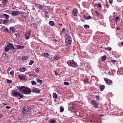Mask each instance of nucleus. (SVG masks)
Segmentation results:
<instances>
[{"instance_id":"obj_1","label":"nucleus","mask_w":123,"mask_h":123,"mask_svg":"<svg viewBox=\"0 0 123 123\" xmlns=\"http://www.w3.org/2000/svg\"><path fill=\"white\" fill-rule=\"evenodd\" d=\"M19 91L20 92L25 94H30L31 92L30 88L23 86H21Z\"/></svg>"},{"instance_id":"obj_2","label":"nucleus","mask_w":123,"mask_h":123,"mask_svg":"<svg viewBox=\"0 0 123 123\" xmlns=\"http://www.w3.org/2000/svg\"><path fill=\"white\" fill-rule=\"evenodd\" d=\"M12 93L13 96L18 97L19 99H21L23 97V94L17 90L13 91Z\"/></svg>"},{"instance_id":"obj_3","label":"nucleus","mask_w":123,"mask_h":123,"mask_svg":"<svg viewBox=\"0 0 123 123\" xmlns=\"http://www.w3.org/2000/svg\"><path fill=\"white\" fill-rule=\"evenodd\" d=\"M15 49V48L13 46V44L9 43L7 46L5 47V51L7 52L10 49L13 50L14 49Z\"/></svg>"},{"instance_id":"obj_4","label":"nucleus","mask_w":123,"mask_h":123,"mask_svg":"<svg viewBox=\"0 0 123 123\" xmlns=\"http://www.w3.org/2000/svg\"><path fill=\"white\" fill-rule=\"evenodd\" d=\"M67 64L69 66L73 67H76L77 65V63L73 60L68 61Z\"/></svg>"},{"instance_id":"obj_5","label":"nucleus","mask_w":123,"mask_h":123,"mask_svg":"<svg viewBox=\"0 0 123 123\" xmlns=\"http://www.w3.org/2000/svg\"><path fill=\"white\" fill-rule=\"evenodd\" d=\"M29 107L27 105H25L23 106L22 108V110L23 113H26L28 112Z\"/></svg>"},{"instance_id":"obj_6","label":"nucleus","mask_w":123,"mask_h":123,"mask_svg":"<svg viewBox=\"0 0 123 123\" xmlns=\"http://www.w3.org/2000/svg\"><path fill=\"white\" fill-rule=\"evenodd\" d=\"M91 103L93 107L95 108H98V105L97 102L94 100H91Z\"/></svg>"},{"instance_id":"obj_7","label":"nucleus","mask_w":123,"mask_h":123,"mask_svg":"<svg viewBox=\"0 0 123 123\" xmlns=\"http://www.w3.org/2000/svg\"><path fill=\"white\" fill-rule=\"evenodd\" d=\"M72 38L71 36H68L66 37L65 40V43H70L71 44Z\"/></svg>"},{"instance_id":"obj_8","label":"nucleus","mask_w":123,"mask_h":123,"mask_svg":"<svg viewBox=\"0 0 123 123\" xmlns=\"http://www.w3.org/2000/svg\"><path fill=\"white\" fill-rule=\"evenodd\" d=\"M31 31H30L28 32H27L25 35V37L27 39H29L31 37Z\"/></svg>"},{"instance_id":"obj_9","label":"nucleus","mask_w":123,"mask_h":123,"mask_svg":"<svg viewBox=\"0 0 123 123\" xmlns=\"http://www.w3.org/2000/svg\"><path fill=\"white\" fill-rule=\"evenodd\" d=\"M20 14V13L19 12L14 11H12L11 13V14L13 16H16Z\"/></svg>"},{"instance_id":"obj_10","label":"nucleus","mask_w":123,"mask_h":123,"mask_svg":"<svg viewBox=\"0 0 123 123\" xmlns=\"http://www.w3.org/2000/svg\"><path fill=\"white\" fill-rule=\"evenodd\" d=\"M32 92L36 93H39L40 92V90L38 88L33 87L32 89Z\"/></svg>"},{"instance_id":"obj_11","label":"nucleus","mask_w":123,"mask_h":123,"mask_svg":"<svg viewBox=\"0 0 123 123\" xmlns=\"http://www.w3.org/2000/svg\"><path fill=\"white\" fill-rule=\"evenodd\" d=\"M104 80L106 83L109 85H111L112 83V81L109 80L107 78L104 79Z\"/></svg>"},{"instance_id":"obj_12","label":"nucleus","mask_w":123,"mask_h":123,"mask_svg":"<svg viewBox=\"0 0 123 123\" xmlns=\"http://www.w3.org/2000/svg\"><path fill=\"white\" fill-rule=\"evenodd\" d=\"M73 14L74 16H77L78 13V11L77 9H74L73 11Z\"/></svg>"},{"instance_id":"obj_13","label":"nucleus","mask_w":123,"mask_h":123,"mask_svg":"<svg viewBox=\"0 0 123 123\" xmlns=\"http://www.w3.org/2000/svg\"><path fill=\"white\" fill-rule=\"evenodd\" d=\"M1 30H2L3 32H9V31L8 28L4 26L2 27L1 28Z\"/></svg>"},{"instance_id":"obj_14","label":"nucleus","mask_w":123,"mask_h":123,"mask_svg":"<svg viewBox=\"0 0 123 123\" xmlns=\"http://www.w3.org/2000/svg\"><path fill=\"white\" fill-rule=\"evenodd\" d=\"M93 6L94 7H96L97 8H101L102 7L101 4L99 3L98 4L95 3L94 4Z\"/></svg>"},{"instance_id":"obj_15","label":"nucleus","mask_w":123,"mask_h":123,"mask_svg":"<svg viewBox=\"0 0 123 123\" xmlns=\"http://www.w3.org/2000/svg\"><path fill=\"white\" fill-rule=\"evenodd\" d=\"M10 33L11 34L14 33L15 32V28L14 27H11L10 28Z\"/></svg>"},{"instance_id":"obj_16","label":"nucleus","mask_w":123,"mask_h":123,"mask_svg":"<svg viewBox=\"0 0 123 123\" xmlns=\"http://www.w3.org/2000/svg\"><path fill=\"white\" fill-rule=\"evenodd\" d=\"M18 77L20 79L22 80H24L25 78L24 75L22 74L18 75Z\"/></svg>"},{"instance_id":"obj_17","label":"nucleus","mask_w":123,"mask_h":123,"mask_svg":"<svg viewBox=\"0 0 123 123\" xmlns=\"http://www.w3.org/2000/svg\"><path fill=\"white\" fill-rule=\"evenodd\" d=\"M65 43L66 44V48L67 49H69L71 47V44L70 43Z\"/></svg>"},{"instance_id":"obj_18","label":"nucleus","mask_w":123,"mask_h":123,"mask_svg":"<svg viewBox=\"0 0 123 123\" xmlns=\"http://www.w3.org/2000/svg\"><path fill=\"white\" fill-rule=\"evenodd\" d=\"M3 17L6 19H8L9 18L10 16L9 15L7 14H3Z\"/></svg>"},{"instance_id":"obj_19","label":"nucleus","mask_w":123,"mask_h":123,"mask_svg":"<svg viewBox=\"0 0 123 123\" xmlns=\"http://www.w3.org/2000/svg\"><path fill=\"white\" fill-rule=\"evenodd\" d=\"M16 47L18 49H23L25 47L24 46H21L18 45H16Z\"/></svg>"},{"instance_id":"obj_20","label":"nucleus","mask_w":123,"mask_h":123,"mask_svg":"<svg viewBox=\"0 0 123 123\" xmlns=\"http://www.w3.org/2000/svg\"><path fill=\"white\" fill-rule=\"evenodd\" d=\"M89 79L88 78L85 79L84 80L83 82L85 84H86L89 82Z\"/></svg>"},{"instance_id":"obj_21","label":"nucleus","mask_w":123,"mask_h":123,"mask_svg":"<svg viewBox=\"0 0 123 123\" xmlns=\"http://www.w3.org/2000/svg\"><path fill=\"white\" fill-rule=\"evenodd\" d=\"M107 59V57L105 55L102 56V60L103 61H105Z\"/></svg>"},{"instance_id":"obj_22","label":"nucleus","mask_w":123,"mask_h":123,"mask_svg":"<svg viewBox=\"0 0 123 123\" xmlns=\"http://www.w3.org/2000/svg\"><path fill=\"white\" fill-rule=\"evenodd\" d=\"M37 7L41 10H43V7L40 5H39L37 6Z\"/></svg>"},{"instance_id":"obj_23","label":"nucleus","mask_w":123,"mask_h":123,"mask_svg":"<svg viewBox=\"0 0 123 123\" xmlns=\"http://www.w3.org/2000/svg\"><path fill=\"white\" fill-rule=\"evenodd\" d=\"M101 91H102L104 89L105 86L103 85H101L100 86Z\"/></svg>"},{"instance_id":"obj_24","label":"nucleus","mask_w":123,"mask_h":123,"mask_svg":"<svg viewBox=\"0 0 123 123\" xmlns=\"http://www.w3.org/2000/svg\"><path fill=\"white\" fill-rule=\"evenodd\" d=\"M53 97L54 98H57V94L55 93H54L53 94Z\"/></svg>"},{"instance_id":"obj_25","label":"nucleus","mask_w":123,"mask_h":123,"mask_svg":"<svg viewBox=\"0 0 123 123\" xmlns=\"http://www.w3.org/2000/svg\"><path fill=\"white\" fill-rule=\"evenodd\" d=\"M49 24L51 26H53L55 25V23L53 21H51L49 22Z\"/></svg>"},{"instance_id":"obj_26","label":"nucleus","mask_w":123,"mask_h":123,"mask_svg":"<svg viewBox=\"0 0 123 123\" xmlns=\"http://www.w3.org/2000/svg\"><path fill=\"white\" fill-rule=\"evenodd\" d=\"M36 80L37 82L40 83V84H41L42 83V80L40 79L39 78H37Z\"/></svg>"},{"instance_id":"obj_27","label":"nucleus","mask_w":123,"mask_h":123,"mask_svg":"<svg viewBox=\"0 0 123 123\" xmlns=\"http://www.w3.org/2000/svg\"><path fill=\"white\" fill-rule=\"evenodd\" d=\"M19 70L21 72H24L25 70V68H20L19 69Z\"/></svg>"},{"instance_id":"obj_28","label":"nucleus","mask_w":123,"mask_h":123,"mask_svg":"<svg viewBox=\"0 0 123 123\" xmlns=\"http://www.w3.org/2000/svg\"><path fill=\"white\" fill-rule=\"evenodd\" d=\"M22 59L23 60H26L28 59V57L27 56H24L23 57Z\"/></svg>"},{"instance_id":"obj_29","label":"nucleus","mask_w":123,"mask_h":123,"mask_svg":"<svg viewBox=\"0 0 123 123\" xmlns=\"http://www.w3.org/2000/svg\"><path fill=\"white\" fill-rule=\"evenodd\" d=\"M105 49L106 50H107L109 51H111L112 49V48L111 47H107Z\"/></svg>"},{"instance_id":"obj_30","label":"nucleus","mask_w":123,"mask_h":123,"mask_svg":"<svg viewBox=\"0 0 123 123\" xmlns=\"http://www.w3.org/2000/svg\"><path fill=\"white\" fill-rule=\"evenodd\" d=\"M84 27L85 29H88L89 28L90 26L86 24L84 25Z\"/></svg>"},{"instance_id":"obj_31","label":"nucleus","mask_w":123,"mask_h":123,"mask_svg":"<svg viewBox=\"0 0 123 123\" xmlns=\"http://www.w3.org/2000/svg\"><path fill=\"white\" fill-rule=\"evenodd\" d=\"M43 56L44 57H48L49 56V54L48 53H44V54Z\"/></svg>"},{"instance_id":"obj_32","label":"nucleus","mask_w":123,"mask_h":123,"mask_svg":"<svg viewBox=\"0 0 123 123\" xmlns=\"http://www.w3.org/2000/svg\"><path fill=\"white\" fill-rule=\"evenodd\" d=\"M60 111L61 112H62L64 111V109L62 107H60Z\"/></svg>"},{"instance_id":"obj_33","label":"nucleus","mask_w":123,"mask_h":123,"mask_svg":"<svg viewBox=\"0 0 123 123\" xmlns=\"http://www.w3.org/2000/svg\"><path fill=\"white\" fill-rule=\"evenodd\" d=\"M8 20H3V24H5L8 22Z\"/></svg>"},{"instance_id":"obj_34","label":"nucleus","mask_w":123,"mask_h":123,"mask_svg":"<svg viewBox=\"0 0 123 123\" xmlns=\"http://www.w3.org/2000/svg\"><path fill=\"white\" fill-rule=\"evenodd\" d=\"M35 70L37 73H38L39 72V70L38 68H36L35 69Z\"/></svg>"},{"instance_id":"obj_35","label":"nucleus","mask_w":123,"mask_h":123,"mask_svg":"<svg viewBox=\"0 0 123 123\" xmlns=\"http://www.w3.org/2000/svg\"><path fill=\"white\" fill-rule=\"evenodd\" d=\"M95 98H96V100L97 101H98L100 99V97L99 96L96 95L95 96Z\"/></svg>"},{"instance_id":"obj_36","label":"nucleus","mask_w":123,"mask_h":123,"mask_svg":"<svg viewBox=\"0 0 123 123\" xmlns=\"http://www.w3.org/2000/svg\"><path fill=\"white\" fill-rule=\"evenodd\" d=\"M59 57L57 55H55L54 57V59L55 60H57L58 59Z\"/></svg>"},{"instance_id":"obj_37","label":"nucleus","mask_w":123,"mask_h":123,"mask_svg":"<svg viewBox=\"0 0 123 123\" xmlns=\"http://www.w3.org/2000/svg\"><path fill=\"white\" fill-rule=\"evenodd\" d=\"M31 82L32 85H35L36 84V82L34 81H31Z\"/></svg>"},{"instance_id":"obj_38","label":"nucleus","mask_w":123,"mask_h":123,"mask_svg":"<svg viewBox=\"0 0 123 123\" xmlns=\"http://www.w3.org/2000/svg\"><path fill=\"white\" fill-rule=\"evenodd\" d=\"M34 62V61L32 60H31L30 62L29 65H32L33 63Z\"/></svg>"},{"instance_id":"obj_39","label":"nucleus","mask_w":123,"mask_h":123,"mask_svg":"<svg viewBox=\"0 0 123 123\" xmlns=\"http://www.w3.org/2000/svg\"><path fill=\"white\" fill-rule=\"evenodd\" d=\"M64 85L68 86L69 85V84L68 82H64Z\"/></svg>"},{"instance_id":"obj_40","label":"nucleus","mask_w":123,"mask_h":123,"mask_svg":"<svg viewBox=\"0 0 123 123\" xmlns=\"http://www.w3.org/2000/svg\"><path fill=\"white\" fill-rule=\"evenodd\" d=\"M56 122V121L54 120H51V121L49 123H55Z\"/></svg>"},{"instance_id":"obj_41","label":"nucleus","mask_w":123,"mask_h":123,"mask_svg":"<svg viewBox=\"0 0 123 123\" xmlns=\"http://www.w3.org/2000/svg\"><path fill=\"white\" fill-rule=\"evenodd\" d=\"M7 82L8 83H12V82L11 80L8 79L7 80Z\"/></svg>"},{"instance_id":"obj_42","label":"nucleus","mask_w":123,"mask_h":123,"mask_svg":"<svg viewBox=\"0 0 123 123\" xmlns=\"http://www.w3.org/2000/svg\"><path fill=\"white\" fill-rule=\"evenodd\" d=\"M92 19V17L90 15L88 16L87 17V19Z\"/></svg>"},{"instance_id":"obj_43","label":"nucleus","mask_w":123,"mask_h":123,"mask_svg":"<svg viewBox=\"0 0 123 123\" xmlns=\"http://www.w3.org/2000/svg\"><path fill=\"white\" fill-rule=\"evenodd\" d=\"M120 19V18H119L118 17H117L115 18V21H116L117 22V21L118 19Z\"/></svg>"},{"instance_id":"obj_44","label":"nucleus","mask_w":123,"mask_h":123,"mask_svg":"<svg viewBox=\"0 0 123 123\" xmlns=\"http://www.w3.org/2000/svg\"><path fill=\"white\" fill-rule=\"evenodd\" d=\"M109 2L111 4H112L113 3V0H109Z\"/></svg>"},{"instance_id":"obj_45","label":"nucleus","mask_w":123,"mask_h":123,"mask_svg":"<svg viewBox=\"0 0 123 123\" xmlns=\"http://www.w3.org/2000/svg\"><path fill=\"white\" fill-rule=\"evenodd\" d=\"M14 71L13 70L11 71L10 73V74L11 75H12L14 73Z\"/></svg>"},{"instance_id":"obj_46","label":"nucleus","mask_w":123,"mask_h":123,"mask_svg":"<svg viewBox=\"0 0 123 123\" xmlns=\"http://www.w3.org/2000/svg\"><path fill=\"white\" fill-rule=\"evenodd\" d=\"M106 7L107 8H108L109 7V5H108V3H106Z\"/></svg>"},{"instance_id":"obj_47","label":"nucleus","mask_w":123,"mask_h":123,"mask_svg":"<svg viewBox=\"0 0 123 123\" xmlns=\"http://www.w3.org/2000/svg\"><path fill=\"white\" fill-rule=\"evenodd\" d=\"M111 62L112 63H115L116 62V61L114 60H113L111 61Z\"/></svg>"},{"instance_id":"obj_48","label":"nucleus","mask_w":123,"mask_h":123,"mask_svg":"<svg viewBox=\"0 0 123 123\" xmlns=\"http://www.w3.org/2000/svg\"><path fill=\"white\" fill-rule=\"evenodd\" d=\"M32 76L36 77H37V75L36 74H33Z\"/></svg>"},{"instance_id":"obj_49","label":"nucleus","mask_w":123,"mask_h":123,"mask_svg":"<svg viewBox=\"0 0 123 123\" xmlns=\"http://www.w3.org/2000/svg\"><path fill=\"white\" fill-rule=\"evenodd\" d=\"M83 16L85 19H87V17H86V15H84Z\"/></svg>"},{"instance_id":"obj_50","label":"nucleus","mask_w":123,"mask_h":123,"mask_svg":"<svg viewBox=\"0 0 123 123\" xmlns=\"http://www.w3.org/2000/svg\"><path fill=\"white\" fill-rule=\"evenodd\" d=\"M72 107H71L72 108V109H74V107L75 106V105L73 104H72Z\"/></svg>"},{"instance_id":"obj_51","label":"nucleus","mask_w":123,"mask_h":123,"mask_svg":"<svg viewBox=\"0 0 123 123\" xmlns=\"http://www.w3.org/2000/svg\"><path fill=\"white\" fill-rule=\"evenodd\" d=\"M35 24L34 23H32V24H31L32 26H35Z\"/></svg>"},{"instance_id":"obj_52","label":"nucleus","mask_w":123,"mask_h":123,"mask_svg":"<svg viewBox=\"0 0 123 123\" xmlns=\"http://www.w3.org/2000/svg\"><path fill=\"white\" fill-rule=\"evenodd\" d=\"M6 108L7 109H10L11 108V107H10L8 106H6Z\"/></svg>"},{"instance_id":"obj_53","label":"nucleus","mask_w":123,"mask_h":123,"mask_svg":"<svg viewBox=\"0 0 123 123\" xmlns=\"http://www.w3.org/2000/svg\"><path fill=\"white\" fill-rule=\"evenodd\" d=\"M73 109H72V108L71 107H70L69 108V110L70 111V110L72 111Z\"/></svg>"},{"instance_id":"obj_54","label":"nucleus","mask_w":123,"mask_h":123,"mask_svg":"<svg viewBox=\"0 0 123 123\" xmlns=\"http://www.w3.org/2000/svg\"><path fill=\"white\" fill-rule=\"evenodd\" d=\"M95 13L97 14V15H98L100 14L99 13H98L97 12V11H95Z\"/></svg>"},{"instance_id":"obj_55","label":"nucleus","mask_w":123,"mask_h":123,"mask_svg":"<svg viewBox=\"0 0 123 123\" xmlns=\"http://www.w3.org/2000/svg\"><path fill=\"white\" fill-rule=\"evenodd\" d=\"M45 13L46 14H47L49 13L47 11H46L45 12Z\"/></svg>"},{"instance_id":"obj_56","label":"nucleus","mask_w":123,"mask_h":123,"mask_svg":"<svg viewBox=\"0 0 123 123\" xmlns=\"http://www.w3.org/2000/svg\"><path fill=\"white\" fill-rule=\"evenodd\" d=\"M3 1H6L7 3L8 2V1L7 0H3Z\"/></svg>"},{"instance_id":"obj_57","label":"nucleus","mask_w":123,"mask_h":123,"mask_svg":"<svg viewBox=\"0 0 123 123\" xmlns=\"http://www.w3.org/2000/svg\"><path fill=\"white\" fill-rule=\"evenodd\" d=\"M2 115L1 114L0 115V118H2Z\"/></svg>"},{"instance_id":"obj_58","label":"nucleus","mask_w":123,"mask_h":123,"mask_svg":"<svg viewBox=\"0 0 123 123\" xmlns=\"http://www.w3.org/2000/svg\"><path fill=\"white\" fill-rule=\"evenodd\" d=\"M21 87L20 86H18L17 87L18 88V89H20V88Z\"/></svg>"},{"instance_id":"obj_59","label":"nucleus","mask_w":123,"mask_h":123,"mask_svg":"<svg viewBox=\"0 0 123 123\" xmlns=\"http://www.w3.org/2000/svg\"><path fill=\"white\" fill-rule=\"evenodd\" d=\"M43 99H40L38 100L39 101H43Z\"/></svg>"},{"instance_id":"obj_60","label":"nucleus","mask_w":123,"mask_h":123,"mask_svg":"<svg viewBox=\"0 0 123 123\" xmlns=\"http://www.w3.org/2000/svg\"><path fill=\"white\" fill-rule=\"evenodd\" d=\"M58 24L61 26H62V24H60V23H59Z\"/></svg>"},{"instance_id":"obj_61","label":"nucleus","mask_w":123,"mask_h":123,"mask_svg":"<svg viewBox=\"0 0 123 123\" xmlns=\"http://www.w3.org/2000/svg\"><path fill=\"white\" fill-rule=\"evenodd\" d=\"M81 21H82L84 22H85V21L84 20H83V19H81Z\"/></svg>"},{"instance_id":"obj_62","label":"nucleus","mask_w":123,"mask_h":123,"mask_svg":"<svg viewBox=\"0 0 123 123\" xmlns=\"http://www.w3.org/2000/svg\"><path fill=\"white\" fill-rule=\"evenodd\" d=\"M116 28L117 29V30H120L119 28L118 27H117Z\"/></svg>"},{"instance_id":"obj_63","label":"nucleus","mask_w":123,"mask_h":123,"mask_svg":"<svg viewBox=\"0 0 123 123\" xmlns=\"http://www.w3.org/2000/svg\"><path fill=\"white\" fill-rule=\"evenodd\" d=\"M62 31H65V28H63L62 29Z\"/></svg>"},{"instance_id":"obj_64","label":"nucleus","mask_w":123,"mask_h":123,"mask_svg":"<svg viewBox=\"0 0 123 123\" xmlns=\"http://www.w3.org/2000/svg\"><path fill=\"white\" fill-rule=\"evenodd\" d=\"M121 44L123 45V41H122L121 43Z\"/></svg>"}]
</instances>
